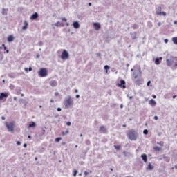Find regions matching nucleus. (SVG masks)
Listing matches in <instances>:
<instances>
[{
    "label": "nucleus",
    "instance_id": "nucleus-37",
    "mask_svg": "<svg viewBox=\"0 0 177 177\" xmlns=\"http://www.w3.org/2000/svg\"><path fill=\"white\" fill-rule=\"evenodd\" d=\"M62 140V137H58L57 138H55V142H60Z\"/></svg>",
    "mask_w": 177,
    "mask_h": 177
},
{
    "label": "nucleus",
    "instance_id": "nucleus-14",
    "mask_svg": "<svg viewBox=\"0 0 177 177\" xmlns=\"http://www.w3.org/2000/svg\"><path fill=\"white\" fill-rule=\"evenodd\" d=\"M72 26L74 27V28L78 29V28L80 27V23L77 21H74Z\"/></svg>",
    "mask_w": 177,
    "mask_h": 177
},
{
    "label": "nucleus",
    "instance_id": "nucleus-5",
    "mask_svg": "<svg viewBox=\"0 0 177 177\" xmlns=\"http://www.w3.org/2000/svg\"><path fill=\"white\" fill-rule=\"evenodd\" d=\"M65 104V108L66 109H68L70 107V106H73V104H74L73 102V98H71V96H68V99L66 101H65L64 102Z\"/></svg>",
    "mask_w": 177,
    "mask_h": 177
},
{
    "label": "nucleus",
    "instance_id": "nucleus-63",
    "mask_svg": "<svg viewBox=\"0 0 177 177\" xmlns=\"http://www.w3.org/2000/svg\"><path fill=\"white\" fill-rule=\"evenodd\" d=\"M1 120H6L5 116H2V117H1Z\"/></svg>",
    "mask_w": 177,
    "mask_h": 177
},
{
    "label": "nucleus",
    "instance_id": "nucleus-4",
    "mask_svg": "<svg viewBox=\"0 0 177 177\" xmlns=\"http://www.w3.org/2000/svg\"><path fill=\"white\" fill-rule=\"evenodd\" d=\"M39 77L41 78H44L48 75V70L45 68H40L39 71L38 72Z\"/></svg>",
    "mask_w": 177,
    "mask_h": 177
},
{
    "label": "nucleus",
    "instance_id": "nucleus-62",
    "mask_svg": "<svg viewBox=\"0 0 177 177\" xmlns=\"http://www.w3.org/2000/svg\"><path fill=\"white\" fill-rule=\"evenodd\" d=\"M158 27H160V26H161V22H158Z\"/></svg>",
    "mask_w": 177,
    "mask_h": 177
},
{
    "label": "nucleus",
    "instance_id": "nucleus-36",
    "mask_svg": "<svg viewBox=\"0 0 177 177\" xmlns=\"http://www.w3.org/2000/svg\"><path fill=\"white\" fill-rule=\"evenodd\" d=\"M8 77H9L10 78H15V75H14L13 73H9V74H8Z\"/></svg>",
    "mask_w": 177,
    "mask_h": 177
},
{
    "label": "nucleus",
    "instance_id": "nucleus-61",
    "mask_svg": "<svg viewBox=\"0 0 177 177\" xmlns=\"http://www.w3.org/2000/svg\"><path fill=\"white\" fill-rule=\"evenodd\" d=\"M24 147H27V144L26 143H25V144H24Z\"/></svg>",
    "mask_w": 177,
    "mask_h": 177
},
{
    "label": "nucleus",
    "instance_id": "nucleus-58",
    "mask_svg": "<svg viewBox=\"0 0 177 177\" xmlns=\"http://www.w3.org/2000/svg\"><path fill=\"white\" fill-rule=\"evenodd\" d=\"M39 54H37V55H36V57H37V59H39Z\"/></svg>",
    "mask_w": 177,
    "mask_h": 177
},
{
    "label": "nucleus",
    "instance_id": "nucleus-43",
    "mask_svg": "<svg viewBox=\"0 0 177 177\" xmlns=\"http://www.w3.org/2000/svg\"><path fill=\"white\" fill-rule=\"evenodd\" d=\"M61 20H62V21H67V19H66V17H62Z\"/></svg>",
    "mask_w": 177,
    "mask_h": 177
},
{
    "label": "nucleus",
    "instance_id": "nucleus-25",
    "mask_svg": "<svg viewBox=\"0 0 177 177\" xmlns=\"http://www.w3.org/2000/svg\"><path fill=\"white\" fill-rule=\"evenodd\" d=\"M8 9H5V8H3V10H2V15H3V16H6V15H8V13H6V12H8Z\"/></svg>",
    "mask_w": 177,
    "mask_h": 177
},
{
    "label": "nucleus",
    "instance_id": "nucleus-60",
    "mask_svg": "<svg viewBox=\"0 0 177 177\" xmlns=\"http://www.w3.org/2000/svg\"><path fill=\"white\" fill-rule=\"evenodd\" d=\"M0 60H2V54L0 53Z\"/></svg>",
    "mask_w": 177,
    "mask_h": 177
},
{
    "label": "nucleus",
    "instance_id": "nucleus-22",
    "mask_svg": "<svg viewBox=\"0 0 177 177\" xmlns=\"http://www.w3.org/2000/svg\"><path fill=\"white\" fill-rule=\"evenodd\" d=\"M55 26L56 27H64V24H63V23H62V22H59V21L55 23Z\"/></svg>",
    "mask_w": 177,
    "mask_h": 177
},
{
    "label": "nucleus",
    "instance_id": "nucleus-16",
    "mask_svg": "<svg viewBox=\"0 0 177 177\" xmlns=\"http://www.w3.org/2000/svg\"><path fill=\"white\" fill-rule=\"evenodd\" d=\"M8 42H13L15 41V37L13 35H9L7 39Z\"/></svg>",
    "mask_w": 177,
    "mask_h": 177
},
{
    "label": "nucleus",
    "instance_id": "nucleus-15",
    "mask_svg": "<svg viewBox=\"0 0 177 177\" xmlns=\"http://www.w3.org/2000/svg\"><path fill=\"white\" fill-rule=\"evenodd\" d=\"M160 60H162V57H157V58H156V59H155V64H156V66H158V64H160Z\"/></svg>",
    "mask_w": 177,
    "mask_h": 177
},
{
    "label": "nucleus",
    "instance_id": "nucleus-21",
    "mask_svg": "<svg viewBox=\"0 0 177 177\" xmlns=\"http://www.w3.org/2000/svg\"><path fill=\"white\" fill-rule=\"evenodd\" d=\"M147 169H148V171H153V169H154V166L151 165V163H149Z\"/></svg>",
    "mask_w": 177,
    "mask_h": 177
},
{
    "label": "nucleus",
    "instance_id": "nucleus-11",
    "mask_svg": "<svg viewBox=\"0 0 177 177\" xmlns=\"http://www.w3.org/2000/svg\"><path fill=\"white\" fill-rule=\"evenodd\" d=\"M37 17H39L38 12H35L30 16V20H37Z\"/></svg>",
    "mask_w": 177,
    "mask_h": 177
},
{
    "label": "nucleus",
    "instance_id": "nucleus-10",
    "mask_svg": "<svg viewBox=\"0 0 177 177\" xmlns=\"http://www.w3.org/2000/svg\"><path fill=\"white\" fill-rule=\"evenodd\" d=\"M130 35L131 37V39H138V32H130Z\"/></svg>",
    "mask_w": 177,
    "mask_h": 177
},
{
    "label": "nucleus",
    "instance_id": "nucleus-8",
    "mask_svg": "<svg viewBox=\"0 0 177 177\" xmlns=\"http://www.w3.org/2000/svg\"><path fill=\"white\" fill-rule=\"evenodd\" d=\"M99 132H100V133H108L109 131H107L106 127L101 126L99 129Z\"/></svg>",
    "mask_w": 177,
    "mask_h": 177
},
{
    "label": "nucleus",
    "instance_id": "nucleus-9",
    "mask_svg": "<svg viewBox=\"0 0 177 177\" xmlns=\"http://www.w3.org/2000/svg\"><path fill=\"white\" fill-rule=\"evenodd\" d=\"M93 26H94V28L95 30H96V31H99V30H100L101 28V26H100V23H97V22H95L93 24Z\"/></svg>",
    "mask_w": 177,
    "mask_h": 177
},
{
    "label": "nucleus",
    "instance_id": "nucleus-40",
    "mask_svg": "<svg viewBox=\"0 0 177 177\" xmlns=\"http://www.w3.org/2000/svg\"><path fill=\"white\" fill-rule=\"evenodd\" d=\"M77 174H78V170H75L73 172V176H77Z\"/></svg>",
    "mask_w": 177,
    "mask_h": 177
},
{
    "label": "nucleus",
    "instance_id": "nucleus-38",
    "mask_svg": "<svg viewBox=\"0 0 177 177\" xmlns=\"http://www.w3.org/2000/svg\"><path fill=\"white\" fill-rule=\"evenodd\" d=\"M104 70H110V66L109 65H105L104 67Z\"/></svg>",
    "mask_w": 177,
    "mask_h": 177
},
{
    "label": "nucleus",
    "instance_id": "nucleus-41",
    "mask_svg": "<svg viewBox=\"0 0 177 177\" xmlns=\"http://www.w3.org/2000/svg\"><path fill=\"white\" fill-rule=\"evenodd\" d=\"M123 154L125 157H127L128 156V154H129V153L127 152V151H123Z\"/></svg>",
    "mask_w": 177,
    "mask_h": 177
},
{
    "label": "nucleus",
    "instance_id": "nucleus-6",
    "mask_svg": "<svg viewBox=\"0 0 177 177\" xmlns=\"http://www.w3.org/2000/svg\"><path fill=\"white\" fill-rule=\"evenodd\" d=\"M68 57H70V54H68L66 50H64L61 55V59H62V60H67Z\"/></svg>",
    "mask_w": 177,
    "mask_h": 177
},
{
    "label": "nucleus",
    "instance_id": "nucleus-30",
    "mask_svg": "<svg viewBox=\"0 0 177 177\" xmlns=\"http://www.w3.org/2000/svg\"><path fill=\"white\" fill-rule=\"evenodd\" d=\"M136 85H140V84H142V80H137L136 81Z\"/></svg>",
    "mask_w": 177,
    "mask_h": 177
},
{
    "label": "nucleus",
    "instance_id": "nucleus-7",
    "mask_svg": "<svg viewBox=\"0 0 177 177\" xmlns=\"http://www.w3.org/2000/svg\"><path fill=\"white\" fill-rule=\"evenodd\" d=\"M120 82V83H118L117 84V86H118V88H122L123 89H125V88H127V86H125V80H121Z\"/></svg>",
    "mask_w": 177,
    "mask_h": 177
},
{
    "label": "nucleus",
    "instance_id": "nucleus-48",
    "mask_svg": "<svg viewBox=\"0 0 177 177\" xmlns=\"http://www.w3.org/2000/svg\"><path fill=\"white\" fill-rule=\"evenodd\" d=\"M88 174H89V173L88 171H84L85 176H88Z\"/></svg>",
    "mask_w": 177,
    "mask_h": 177
},
{
    "label": "nucleus",
    "instance_id": "nucleus-34",
    "mask_svg": "<svg viewBox=\"0 0 177 177\" xmlns=\"http://www.w3.org/2000/svg\"><path fill=\"white\" fill-rule=\"evenodd\" d=\"M158 15H162L163 16H167V12H158Z\"/></svg>",
    "mask_w": 177,
    "mask_h": 177
},
{
    "label": "nucleus",
    "instance_id": "nucleus-20",
    "mask_svg": "<svg viewBox=\"0 0 177 177\" xmlns=\"http://www.w3.org/2000/svg\"><path fill=\"white\" fill-rule=\"evenodd\" d=\"M163 159L166 162H169V161H171V158L165 155H163Z\"/></svg>",
    "mask_w": 177,
    "mask_h": 177
},
{
    "label": "nucleus",
    "instance_id": "nucleus-53",
    "mask_svg": "<svg viewBox=\"0 0 177 177\" xmlns=\"http://www.w3.org/2000/svg\"><path fill=\"white\" fill-rule=\"evenodd\" d=\"M39 46H42V45H43L42 41H39Z\"/></svg>",
    "mask_w": 177,
    "mask_h": 177
},
{
    "label": "nucleus",
    "instance_id": "nucleus-29",
    "mask_svg": "<svg viewBox=\"0 0 177 177\" xmlns=\"http://www.w3.org/2000/svg\"><path fill=\"white\" fill-rule=\"evenodd\" d=\"M68 133H70V131L66 130L65 132H62V136H66Z\"/></svg>",
    "mask_w": 177,
    "mask_h": 177
},
{
    "label": "nucleus",
    "instance_id": "nucleus-12",
    "mask_svg": "<svg viewBox=\"0 0 177 177\" xmlns=\"http://www.w3.org/2000/svg\"><path fill=\"white\" fill-rule=\"evenodd\" d=\"M8 95L6 93H1L0 94V100H3V99H6Z\"/></svg>",
    "mask_w": 177,
    "mask_h": 177
},
{
    "label": "nucleus",
    "instance_id": "nucleus-27",
    "mask_svg": "<svg viewBox=\"0 0 177 177\" xmlns=\"http://www.w3.org/2000/svg\"><path fill=\"white\" fill-rule=\"evenodd\" d=\"M132 27H133V30H138L139 28V25L134 24Z\"/></svg>",
    "mask_w": 177,
    "mask_h": 177
},
{
    "label": "nucleus",
    "instance_id": "nucleus-54",
    "mask_svg": "<svg viewBox=\"0 0 177 177\" xmlns=\"http://www.w3.org/2000/svg\"><path fill=\"white\" fill-rule=\"evenodd\" d=\"M153 118H154L156 120H158V116H154Z\"/></svg>",
    "mask_w": 177,
    "mask_h": 177
},
{
    "label": "nucleus",
    "instance_id": "nucleus-2",
    "mask_svg": "<svg viewBox=\"0 0 177 177\" xmlns=\"http://www.w3.org/2000/svg\"><path fill=\"white\" fill-rule=\"evenodd\" d=\"M175 62H177V57L174 56H170L169 59H166V63L168 67H171V66H174V64H175Z\"/></svg>",
    "mask_w": 177,
    "mask_h": 177
},
{
    "label": "nucleus",
    "instance_id": "nucleus-33",
    "mask_svg": "<svg viewBox=\"0 0 177 177\" xmlns=\"http://www.w3.org/2000/svg\"><path fill=\"white\" fill-rule=\"evenodd\" d=\"M147 26L148 27H149V28H151V27H153V24L151 23V21H148Z\"/></svg>",
    "mask_w": 177,
    "mask_h": 177
},
{
    "label": "nucleus",
    "instance_id": "nucleus-64",
    "mask_svg": "<svg viewBox=\"0 0 177 177\" xmlns=\"http://www.w3.org/2000/svg\"><path fill=\"white\" fill-rule=\"evenodd\" d=\"M174 24H177V21H174Z\"/></svg>",
    "mask_w": 177,
    "mask_h": 177
},
{
    "label": "nucleus",
    "instance_id": "nucleus-42",
    "mask_svg": "<svg viewBox=\"0 0 177 177\" xmlns=\"http://www.w3.org/2000/svg\"><path fill=\"white\" fill-rule=\"evenodd\" d=\"M96 56H97V57H100V56H102V53H96Z\"/></svg>",
    "mask_w": 177,
    "mask_h": 177
},
{
    "label": "nucleus",
    "instance_id": "nucleus-46",
    "mask_svg": "<svg viewBox=\"0 0 177 177\" xmlns=\"http://www.w3.org/2000/svg\"><path fill=\"white\" fill-rule=\"evenodd\" d=\"M66 125H67L68 127H70V126L71 125V122H66Z\"/></svg>",
    "mask_w": 177,
    "mask_h": 177
},
{
    "label": "nucleus",
    "instance_id": "nucleus-45",
    "mask_svg": "<svg viewBox=\"0 0 177 177\" xmlns=\"http://www.w3.org/2000/svg\"><path fill=\"white\" fill-rule=\"evenodd\" d=\"M150 84H151V81H148L147 83V86H150Z\"/></svg>",
    "mask_w": 177,
    "mask_h": 177
},
{
    "label": "nucleus",
    "instance_id": "nucleus-52",
    "mask_svg": "<svg viewBox=\"0 0 177 177\" xmlns=\"http://www.w3.org/2000/svg\"><path fill=\"white\" fill-rule=\"evenodd\" d=\"M57 111H62V108L58 107V108L57 109Z\"/></svg>",
    "mask_w": 177,
    "mask_h": 177
},
{
    "label": "nucleus",
    "instance_id": "nucleus-47",
    "mask_svg": "<svg viewBox=\"0 0 177 177\" xmlns=\"http://www.w3.org/2000/svg\"><path fill=\"white\" fill-rule=\"evenodd\" d=\"M17 146H20L21 145V142L20 141L17 142Z\"/></svg>",
    "mask_w": 177,
    "mask_h": 177
},
{
    "label": "nucleus",
    "instance_id": "nucleus-35",
    "mask_svg": "<svg viewBox=\"0 0 177 177\" xmlns=\"http://www.w3.org/2000/svg\"><path fill=\"white\" fill-rule=\"evenodd\" d=\"M85 143H86V145H87V146H89V145H91V140H85Z\"/></svg>",
    "mask_w": 177,
    "mask_h": 177
},
{
    "label": "nucleus",
    "instance_id": "nucleus-24",
    "mask_svg": "<svg viewBox=\"0 0 177 177\" xmlns=\"http://www.w3.org/2000/svg\"><path fill=\"white\" fill-rule=\"evenodd\" d=\"M162 10V8H161V6H158V8H156V15H158V13H160V12H161Z\"/></svg>",
    "mask_w": 177,
    "mask_h": 177
},
{
    "label": "nucleus",
    "instance_id": "nucleus-49",
    "mask_svg": "<svg viewBox=\"0 0 177 177\" xmlns=\"http://www.w3.org/2000/svg\"><path fill=\"white\" fill-rule=\"evenodd\" d=\"M133 75H134V78H135V79L138 78V75H136V73H133Z\"/></svg>",
    "mask_w": 177,
    "mask_h": 177
},
{
    "label": "nucleus",
    "instance_id": "nucleus-59",
    "mask_svg": "<svg viewBox=\"0 0 177 177\" xmlns=\"http://www.w3.org/2000/svg\"><path fill=\"white\" fill-rule=\"evenodd\" d=\"M174 67H177V62L176 61H175Z\"/></svg>",
    "mask_w": 177,
    "mask_h": 177
},
{
    "label": "nucleus",
    "instance_id": "nucleus-1",
    "mask_svg": "<svg viewBox=\"0 0 177 177\" xmlns=\"http://www.w3.org/2000/svg\"><path fill=\"white\" fill-rule=\"evenodd\" d=\"M127 136L130 140H136L138 136V131H136L135 129H131L127 133Z\"/></svg>",
    "mask_w": 177,
    "mask_h": 177
},
{
    "label": "nucleus",
    "instance_id": "nucleus-18",
    "mask_svg": "<svg viewBox=\"0 0 177 177\" xmlns=\"http://www.w3.org/2000/svg\"><path fill=\"white\" fill-rule=\"evenodd\" d=\"M149 104L152 106L153 107H154V106H156V104H157V102H156V100L151 99L149 100Z\"/></svg>",
    "mask_w": 177,
    "mask_h": 177
},
{
    "label": "nucleus",
    "instance_id": "nucleus-32",
    "mask_svg": "<svg viewBox=\"0 0 177 177\" xmlns=\"http://www.w3.org/2000/svg\"><path fill=\"white\" fill-rule=\"evenodd\" d=\"M114 148L115 150H121V146L120 145H114Z\"/></svg>",
    "mask_w": 177,
    "mask_h": 177
},
{
    "label": "nucleus",
    "instance_id": "nucleus-50",
    "mask_svg": "<svg viewBox=\"0 0 177 177\" xmlns=\"http://www.w3.org/2000/svg\"><path fill=\"white\" fill-rule=\"evenodd\" d=\"M164 42H165V44H168V39H165L164 40Z\"/></svg>",
    "mask_w": 177,
    "mask_h": 177
},
{
    "label": "nucleus",
    "instance_id": "nucleus-55",
    "mask_svg": "<svg viewBox=\"0 0 177 177\" xmlns=\"http://www.w3.org/2000/svg\"><path fill=\"white\" fill-rule=\"evenodd\" d=\"M75 97H76V99H80V95H76Z\"/></svg>",
    "mask_w": 177,
    "mask_h": 177
},
{
    "label": "nucleus",
    "instance_id": "nucleus-13",
    "mask_svg": "<svg viewBox=\"0 0 177 177\" xmlns=\"http://www.w3.org/2000/svg\"><path fill=\"white\" fill-rule=\"evenodd\" d=\"M50 86H52L53 88H55L56 86H57V81L56 80H52L50 82Z\"/></svg>",
    "mask_w": 177,
    "mask_h": 177
},
{
    "label": "nucleus",
    "instance_id": "nucleus-23",
    "mask_svg": "<svg viewBox=\"0 0 177 177\" xmlns=\"http://www.w3.org/2000/svg\"><path fill=\"white\" fill-rule=\"evenodd\" d=\"M34 127H37V124L35 122H32L29 124V128H34Z\"/></svg>",
    "mask_w": 177,
    "mask_h": 177
},
{
    "label": "nucleus",
    "instance_id": "nucleus-56",
    "mask_svg": "<svg viewBox=\"0 0 177 177\" xmlns=\"http://www.w3.org/2000/svg\"><path fill=\"white\" fill-rule=\"evenodd\" d=\"M59 95V92H55V96H57Z\"/></svg>",
    "mask_w": 177,
    "mask_h": 177
},
{
    "label": "nucleus",
    "instance_id": "nucleus-51",
    "mask_svg": "<svg viewBox=\"0 0 177 177\" xmlns=\"http://www.w3.org/2000/svg\"><path fill=\"white\" fill-rule=\"evenodd\" d=\"M28 71H32V68H31V66L29 67V68H28Z\"/></svg>",
    "mask_w": 177,
    "mask_h": 177
},
{
    "label": "nucleus",
    "instance_id": "nucleus-26",
    "mask_svg": "<svg viewBox=\"0 0 177 177\" xmlns=\"http://www.w3.org/2000/svg\"><path fill=\"white\" fill-rule=\"evenodd\" d=\"M153 150H155V151H161V148H160V147H153Z\"/></svg>",
    "mask_w": 177,
    "mask_h": 177
},
{
    "label": "nucleus",
    "instance_id": "nucleus-57",
    "mask_svg": "<svg viewBox=\"0 0 177 177\" xmlns=\"http://www.w3.org/2000/svg\"><path fill=\"white\" fill-rule=\"evenodd\" d=\"M24 70L26 71V73L28 72V68H25Z\"/></svg>",
    "mask_w": 177,
    "mask_h": 177
},
{
    "label": "nucleus",
    "instance_id": "nucleus-17",
    "mask_svg": "<svg viewBox=\"0 0 177 177\" xmlns=\"http://www.w3.org/2000/svg\"><path fill=\"white\" fill-rule=\"evenodd\" d=\"M141 158L144 161V162H147V155L146 154H142Z\"/></svg>",
    "mask_w": 177,
    "mask_h": 177
},
{
    "label": "nucleus",
    "instance_id": "nucleus-28",
    "mask_svg": "<svg viewBox=\"0 0 177 177\" xmlns=\"http://www.w3.org/2000/svg\"><path fill=\"white\" fill-rule=\"evenodd\" d=\"M172 41L174 45H177V37H173Z\"/></svg>",
    "mask_w": 177,
    "mask_h": 177
},
{
    "label": "nucleus",
    "instance_id": "nucleus-3",
    "mask_svg": "<svg viewBox=\"0 0 177 177\" xmlns=\"http://www.w3.org/2000/svg\"><path fill=\"white\" fill-rule=\"evenodd\" d=\"M6 128H7L8 132H13L15 131V122H11L8 123L6 122Z\"/></svg>",
    "mask_w": 177,
    "mask_h": 177
},
{
    "label": "nucleus",
    "instance_id": "nucleus-39",
    "mask_svg": "<svg viewBox=\"0 0 177 177\" xmlns=\"http://www.w3.org/2000/svg\"><path fill=\"white\" fill-rule=\"evenodd\" d=\"M143 133H144V135H147V133H149V130H147V129H144Z\"/></svg>",
    "mask_w": 177,
    "mask_h": 177
},
{
    "label": "nucleus",
    "instance_id": "nucleus-19",
    "mask_svg": "<svg viewBox=\"0 0 177 177\" xmlns=\"http://www.w3.org/2000/svg\"><path fill=\"white\" fill-rule=\"evenodd\" d=\"M24 26L22 27V30H24V31H26V30H27V28H28V22H27V21H24Z\"/></svg>",
    "mask_w": 177,
    "mask_h": 177
},
{
    "label": "nucleus",
    "instance_id": "nucleus-31",
    "mask_svg": "<svg viewBox=\"0 0 177 177\" xmlns=\"http://www.w3.org/2000/svg\"><path fill=\"white\" fill-rule=\"evenodd\" d=\"M19 103H23L24 104H27V103L26 102V100L24 99H20L19 100Z\"/></svg>",
    "mask_w": 177,
    "mask_h": 177
},
{
    "label": "nucleus",
    "instance_id": "nucleus-44",
    "mask_svg": "<svg viewBox=\"0 0 177 177\" xmlns=\"http://www.w3.org/2000/svg\"><path fill=\"white\" fill-rule=\"evenodd\" d=\"M157 145H160V146H164V142H157Z\"/></svg>",
    "mask_w": 177,
    "mask_h": 177
}]
</instances>
